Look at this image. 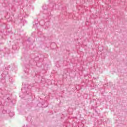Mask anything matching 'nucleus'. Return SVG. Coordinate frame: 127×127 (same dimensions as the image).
Here are the masks:
<instances>
[{
	"mask_svg": "<svg viewBox=\"0 0 127 127\" xmlns=\"http://www.w3.org/2000/svg\"><path fill=\"white\" fill-rule=\"evenodd\" d=\"M55 9H56V4H54L53 7L44 9L43 13L46 14L47 18H48V17L51 15V11H52V10H54Z\"/></svg>",
	"mask_w": 127,
	"mask_h": 127,
	"instance_id": "f257e3e1",
	"label": "nucleus"
}]
</instances>
